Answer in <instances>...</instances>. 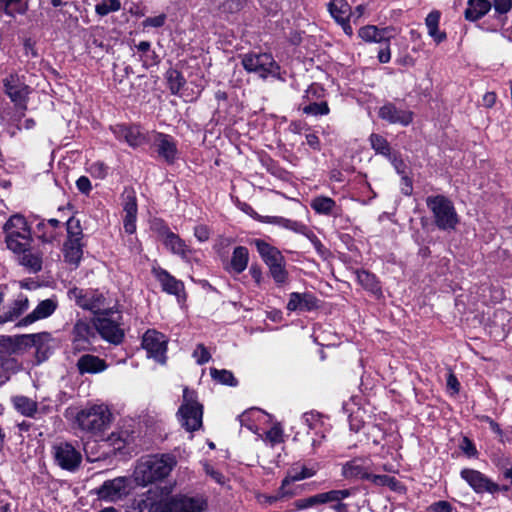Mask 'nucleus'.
Instances as JSON below:
<instances>
[{
    "label": "nucleus",
    "mask_w": 512,
    "mask_h": 512,
    "mask_svg": "<svg viewBox=\"0 0 512 512\" xmlns=\"http://www.w3.org/2000/svg\"><path fill=\"white\" fill-rule=\"evenodd\" d=\"M303 424L308 428V433H313L311 445L316 448L320 445L321 440L325 437L328 427L325 423V417L316 411H309L301 417Z\"/></svg>",
    "instance_id": "21"
},
{
    "label": "nucleus",
    "mask_w": 512,
    "mask_h": 512,
    "mask_svg": "<svg viewBox=\"0 0 512 512\" xmlns=\"http://www.w3.org/2000/svg\"><path fill=\"white\" fill-rule=\"evenodd\" d=\"M127 493V479L124 477L107 480L96 490L98 498L107 502H116Z\"/></svg>",
    "instance_id": "20"
},
{
    "label": "nucleus",
    "mask_w": 512,
    "mask_h": 512,
    "mask_svg": "<svg viewBox=\"0 0 512 512\" xmlns=\"http://www.w3.org/2000/svg\"><path fill=\"white\" fill-rule=\"evenodd\" d=\"M257 252L269 268V273L277 285H283L288 280L286 261L281 251L262 239L253 240Z\"/></svg>",
    "instance_id": "5"
},
{
    "label": "nucleus",
    "mask_w": 512,
    "mask_h": 512,
    "mask_svg": "<svg viewBox=\"0 0 512 512\" xmlns=\"http://www.w3.org/2000/svg\"><path fill=\"white\" fill-rule=\"evenodd\" d=\"M211 231L208 226L200 224L194 228V236L199 242H206L210 238Z\"/></svg>",
    "instance_id": "62"
},
{
    "label": "nucleus",
    "mask_w": 512,
    "mask_h": 512,
    "mask_svg": "<svg viewBox=\"0 0 512 512\" xmlns=\"http://www.w3.org/2000/svg\"><path fill=\"white\" fill-rule=\"evenodd\" d=\"M427 207L433 214L436 226L441 230H453L459 222L453 203L442 195L430 196Z\"/></svg>",
    "instance_id": "6"
},
{
    "label": "nucleus",
    "mask_w": 512,
    "mask_h": 512,
    "mask_svg": "<svg viewBox=\"0 0 512 512\" xmlns=\"http://www.w3.org/2000/svg\"><path fill=\"white\" fill-rule=\"evenodd\" d=\"M83 233L80 226V221L75 218H70L67 221V239L82 240Z\"/></svg>",
    "instance_id": "57"
},
{
    "label": "nucleus",
    "mask_w": 512,
    "mask_h": 512,
    "mask_svg": "<svg viewBox=\"0 0 512 512\" xmlns=\"http://www.w3.org/2000/svg\"><path fill=\"white\" fill-rule=\"evenodd\" d=\"M122 206L124 215H137V201L134 191L125 190L122 196Z\"/></svg>",
    "instance_id": "50"
},
{
    "label": "nucleus",
    "mask_w": 512,
    "mask_h": 512,
    "mask_svg": "<svg viewBox=\"0 0 512 512\" xmlns=\"http://www.w3.org/2000/svg\"><path fill=\"white\" fill-rule=\"evenodd\" d=\"M204 470L210 478L215 481L219 485H224L226 483V477L218 470L214 469L209 464L204 465Z\"/></svg>",
    "instance_id": "61"
},
{
    "label": "nucleus",
    "mask_w": 512,
    "mask_h": 512,
    "mask_svg": "<svg viewBox=\"0 0 512 512\" xmlns=\"http://www.w3.org/2000/svg\"><path fill=\"white\" fill-rule=\"evenodd\" d=\"M149 141L152 142L158 157L166 163L173 164L178 159L177 141L173 136L162 132H153Z\"/></svg>",
    "instance_id": "14"
},
{
    "label": "nucleus",
    "mask_w": 512,
    "mask_h": 512,
    "mask_svg": "<svg viewBox=\"0 0 512 512\" xmlns=\"http://www.w3.org/2000/svg\"><path fill=\"white\" fill-rule=\"evenodd\" d=\"M57 306H58V304L55 299H52V298L45 299V300L41 301L31 313H29L25 317L21 318L17 322L16 326L17 327H27V326L35 323L38 320L48 318L55 312Z\"/></svg>",
    "instance_id": "23"
},
{
    "label": "nucleus",
    "mask_w": 512,
    "mask_h": 512,
    "mask_svg": "<svg viewBox=\"0 0 512 512\" xmlns=\"http://www.w3.org/2000/svg\"><path fill=\"white\" fill-rule=\"evenodd\" d=\"M311 208L320 215H338L336 202L327 196H316L310 202Z\"/></svg>",
    "instance_id": "40"
},
{
    "label": "nucleus",
    "mask_w": 512,
    "mask_h": 512,
    "mask_svg": "<svg viewBox=\"0 0 512 512\" xmlns=\"http://www.w3.org/2000/svg\"><path fill=\"white\" fill-rule=\"evenodd\" d=\"M196 363L199 365L209 362L211 354L203 344H198L192 354Z\"/></svg>",
    "instance_id": "59"
},
{
    "label": "nucleus",
    "mask_w": 512,
    "mask_h": 512,
    "mask_svg": "<svg viewBox=\"0 0 512 512\" xmlns=\"http://www.w3.org/2000/svg\"><path fill=\"white\" fill-rule=\"evenodd\" d=\"M299 108L304 114L313 116L327 115L330 111L328 104L325 101H314L306 105L302 103Z\"/></svg>",
    "instance_id": "46"
},
{
    "label": "nucleus",
    "mask_w": 512,
    "mask_h": 512,
    "mask_svg": "<svg viewBox=\"0 0 512 512\" xmlns=\"http://www.w3.org/2000/svg\"><path fill=\"white\" fill-rule=\"evenodd\" d=\"M0 367L6 374V380L9 379L10 375L17 373L22 368L18 360L13 358L12 356L1 358Z\"/></svg>",
    "instance_id": "52"
},
{
    "label": "nucleus",
    "mask_w": 512,
    "mask_h": 512,
    "mask_svg": "<svg viewBox=\"0 0 512 512\" xmlns=\"http://www.w3.org/2000/svg\"><path fill=\"white\" fill-rule=\"evenodd\" d=\"M356 277L358 282L367 290L377 293L380 291L379 283L376 277L368 271L361 270L357 271Z\"/></svg>",
    "instance_id": "47"
},
{
    "label": "nucleus",
    "mask_w": 512,
    "mask_h": 512,
    "mask_svg": "<svg viewBox=\"0 0 512 512\" xmlns=\"http://www.w3.org/2000/svg\"><path fill=\"white\" fill-rule=\"evenodd\" d=\"M60 226V222L57 220V219H49V220H40L37 224H36V231H41L42 229H46V228H49V232H43L41 235H40V240L44 243H51L53 242L54 240H56L57 236H58V231L57 229L59 228Z\"/></svg>",
    "instance_id": "42"
},
{
    "label": "nucleus",
    "mask_w": 512,
    "mask_h": 512,
    "mask_svg": "<svg viewBox=\"0 0 512 512\" xmlns=\"http://www.w3.org/2000/svg\"><path fill=\"white\" fill-rule=\"evenodd\" d=\"M245 2L246 0H224L219 9L224 14H235L242 10Z\"/></svg>",
    "instance_id": "55"
},
{
    "label": "nucleus",
    "mask_w": 512,
    "mask_h": 512,
    "mask_svg": "<svg viewBox=\"0 0 512 512\" xmlns=\"http://www.w3.org/2000/svg\"><path fill=\"white\" fill-rule=\"evenodd\" d=\"M29 308L28 297L20 294L14 299L0 315V323L13 322L17 320Z\"/></svg>",
    "instance_id": "33"
},
{
    "label": "nucleus",
    "mask_w": 512,
    "mask_h": 512,
    "mask_svg": "<svg viewBox=\"0 0 512 512\" xmlns=\"http://www.w3.org/2000/svg\"><path fill=\"white\" fill-rule=\"evenodd\" d=\"M248 262V249L244 246H237L232 252L230 261L224 265V269L231 275H238L246 270Z\"/></svg>",
    "instance_id": "31"
},
{
    "label": "nucleus",
    "mask_w": 512,
    "mask_h": 512,
    "mask_svg": "<svg viewBox=\"0 0 512 512\" xmlns=\"http://www.w3.org/2000/svg\"><path fill=\"white\" fill-rule=\"evenodd\" d=\"M316 471L317 468L314 466L309 467L301 464L292 466L282 481L279 495L281 497H289L298 494L299 487L295 486L294 483L314 476Z\"/></svg>",
    "instance_id": "13"
},
{
    "label": "nucleus",
    "mask_w": 512,
    "mask_h": 512,
    "mask_svg": "<svg viewBox=\"0 0 512 512\" xmlns=\"http://www.w3.org/2000/svg\"><path fill=\"white\" fill-rule=\"evenodd\" d=\"M210 375L213 380H215L216 382H218L220 384L228 385V386H236L237 385V380L235 379L233 373L229 370H226V369L219 370L216 368H211Z\"/></svg>",
    "instance_id": "48"
},
{
    "label": "nucleus",
    "mask_w": 512,
    "mask_h": 512,
    "mask_svg": "<svg viewBox=\"0 0 512 512\" xmlns=\"http://www.w3.org/2000/svg\"><path fill=\"white\" fill-rule=\"evenodd\" d=\"M93 328L84 321H78L73 328V347L77 351L89 349L93 336Z\"/></svg>",
    "instance_id": "32"
},
{
    "label": "nucleus",
    "mask_w": 512,
    "mask_h": 512,
    "mask_svg": "<svg viewBox=\"0 0 512 512\" xmlns=\"http://www.w3.org/2000/svg\"><path fill=\"white\" fill-rule=\"evenodd\" d=\"M491 9L489 0H469L465 10V18L476 21L486 15Z\"/></svg>",
    "instance_id": "39"
},
{
    "label": "nucleus",
    "mask_w": 512,
    "mask_h": 512,
    "mask_svg": "<svg viewBox=\"0 0 512 512\" xmlns=\"http://www.w3.org/2000/svg\"><path fill=\"white\" fill-rule=\"evenodd\" d=\"M358 493V489L356 488H348L341 490H331L324 493H319L317 495L299 499L295 502V507L297 510H303L315 506L317 504L329 503V501H339L346 500L348 498L356 496Z\"/></svg>",
    "instance_id": "15"
},
{
    "label": "nucleus",
    "mask_w": 512,
    "mask_h": 512,
    "mask_svg": "<svg viewBox=\"0 0 512 512\" xmlns=\"http://www.w3.org/2000/svg\"><path fill=\"white\" fill-rule=\"evenodd\" d=\"M288 230H291L295 233L304 235L307 238L311 239L313 242H314V240H315V242H319L317 240L316 236L314 235V233L309 229V227L307 225L303 224L302 222L290 220Z\"/></svg>",
    "instance_id": "56"
},
{
    "label": "nucleus",
    "mask_w": 512,
    "mask_h": 512,
    "mask_svg": "<svg viewBox=\"0 0 512 512\" xmlns=\"http://www.w3.org/2000/svg\"><path fill=\"white\" fill-rule=\"evenodd\" d=\"M260 436V434H258ZM263 441L271 447L280 444L284 441L283 428L279 423L274 424L268 431L262 436Z\"/></svg>",
    "instance_id": "45"
},
{
    "label": "nucleus",
    "mask_w": 512,
    "mask_h": 512,
    "mask_svg": "<svg viewBox=\"0 0 512 512\" xmlns=\"http://www.w3.org/2000/svg\"><path fill=\"white\" fill-rule=\"evenodd\" d=\"M112 420V413L104 403L87 405L75 416V423L79 429L101 439L110 428Z\"/></svg>",
    "instance_id": "2"
},
{
    "label": "nucleus",
    "mask_w": 512,
    "mask_h": 512,
    "mask_svg": "<svg viewBox=\"0 0 512 512\" xmlns=\"http://www.w3.org/2000/svg\"><path fill=\"white\" fill-rule=\"evenodd\" d=\"M324 95V89L318 84H311L303 95V100L309 103L320 100Z\"/></svg>",
    "instance_id": "58"
},
{
    "label": "nucleus",
    "mask_w": 512,
    "mask_h": 512,
    "mask_svg": "<svg viewBox=\"0 0 512 512\" xmlns=\"http://www.w3.org/2000/svg\"><path fill=\"white\" fill-rule=\"evenodd\" d=\"M206 508L207 500L203 496H169L163 512H204Z\"/></svg>",
    "instance_id": "19"
},
{
    "label": "nucleus",
    "mask_w": 512,
    "mask_h": 512,
    "mask_svg": "<svg viewBox=\"0 0 512 512\" xmlns=\"http://www.w3.org/2000/svg\"><path fill=\"white\" fill-rule=\"evenodd\" d=\"M328 11L336 22L343 21L349 18L351 7L346 0H331L328 3Z\"/></svg>",
    "instance_id": "43"
},
{
    "label": "nucleus",
    "mask_w": 512,
    "mask_h": 512,
    "mask_svg": "<svg viewBox=\"0 0 512 512\" xmlns=\"http://www.w3.org/2000/svg\"><path fill=\"white\" fill-rule=\"evenodd\" d=\"M460 448L468 457H475L478 454L474 443L467 437L463 438Z\"/></svg>",
    "instance_id": "63"
},
{
    "label": "nucleus",
    "mask_w": 512,
    "mask_h": 512,
    "mask_svg": "<svg viewBox=\"0 0 512 512\" xmlns=\"http://www.w3.org/2000/svg\"><path fill=\"white\" fill-rule=\"evenodd\" d=\"M460 476L477 494H494L500 490L497 483L478 470L465 468L461 470Z\"/></svg>",
    "instance_id": "18"
},
{
    "label": "nucleus",
    "mask_w": 512,
    "mask_h": 512,
    "mask_svg": "<svg viewBox=\"0 0 512 512\" xmlns=\"http://www.w3.org/2000/svg\"><path fill=\"white\" fill-rule=\"evenodd\" d=\"M121 9L120 0H101L95 6V12L97 15L104 17L110 13L117 12Z\"/></svg>",
    "instance_id": "49"
},
{
    "label": "nucleus",
    "mask_w": 512,
    "mask_h": 512,
    "mask_svg": "<svg viewBox=\"0 0 512 512\" xmlns=\"http://www.w3.org/2000/svg\"><path fill=\"white\" fill-rule=\"evenodd\" d=\"M52 336L48 332L35 334H23V347L35 348V356L38 364L44 362L52 353Z\"/></svg>",
    "instance_id": "16"
},
{
    "label": "nucleus",
    "mask_w": 512,
    "mask_h": 512,
    "mask_svg": "<svg viewBox=\"0 0 512 512\" xmlns=\"http://www.w3.org/2000/svg\"><path fill=\"white\" fill-rule=\"evenodd\" d=\"M344 500L332 501L334 504L332 505V509L335 512H349L350 508H354L355 510H359L361 505L358 502H348L344 503Z\"/></svg>",
    "instance_id": "60"
},
{
    "label": "nucleus",
    "mask_w": 512,
    "mask_h": 512,
    "mask_svg": "<svg viewBox=\"0 0 512 512\" xmlns=\"http://www.w3.org/2000/svg\"><path fill=\"white\" fill-rule=\"evenodd\" d=\"M155 277L160 282L163 291L175 295L178 301L184 299V284L162 268L153 270Z\"/></svg>",
    "instance_id": "28"
},
{
    "label": "nucleus",
    "mask_w": 512,
    "mask_h": 512,
    "mask_svg": "<svg viewBox=\"0 0 512 512\" xmlns=\"http://www.w3.org/2000/svg\"><path fill=\"white\" fill-rule=\"evenodd\" d=\"M271 417L261 409L253 408L240 415L241 426L246 427L255 434H259L261 426L269 423Z\"/></svg>",
    "instance_id": "30"
},
{
    "label": "nucleus",
    "mask_w": 512,
    "mask_h": 512,
    "mask_svg": "<svg viewBox=\"0 0 512 512\" xmlns=\"http://www.w3.org/2000/svg\"><path fill=\"white\" fill-rule=\"evenodd\" d=\"M359 37L369 43H388L395 35L393 27L378 28L375 25H366L359 29Z\"/></svg>",
    "instance_id": "26"
},
{
    "label": "nucleus",
    "mask_w": 512,
    "mask_h": 512,
    "mask_svg": "<svg viewBox=\"0 0 512 512\" xmlns=\"http://www.w3.org/2000/svg\"><path fill=\"white\" fill-rule=\"evenodd\" d=\"M372 461L368 457H356L342 466V475L346 479H370Z\"/></svg>",
    "instance_id": "22"
},
{
    "label": "nucleus",
    "mask_w": 512,
    "mask_h": 512,
    "mask_svg": "<svg viewBox=\"0 0 512 512\" xmlns=\"http://www.w3.org/2000/svg\"><path fill=\"white\" fill-rule=\"evenodd\" d=\"M54 462L63 470L74 472L82 462V455L71 443L58 442L52 447Z\"/></svg>",
    "instance_id": "11"
},
{
    "label": "nucleus",
    "mask_w": 512,
    "mask_h": 512,
    "mask_svg": "<svg viewBox=\"0 0 512 512\" xmlns=\"http://www.w3.org/2000/svg\"><path fill=\"white\" fill-rule=\"evenodd\" d=\"M78 370L81 374L100 373L107 369L106 362L98 356L85 354L82 355L77 362Z\"/></svg>",
    "instance_id": "36"
},
{
    "label": "nucleus",
    "mask_w": 512,
    "mask_h": 512,
    "mask_svg": "<svg viewBox=\"0 0 512 512\" xmlns=\"http://www.w3.org/2000/svg\"><path fill=\"white\" fill-rule=\"evenodd\" d=\"M107 441L116 451L123 453H131L134 451V436L127 430L112 432L108 436Z\"/></svg>",
    "instance_id": "35"
},
{
    "label": "nucleus",
    "mask_w": 512,
    "mask_h": 512,
    "mask_svg": "<svg viewBox=\"0 0 512 512\" xmlns=\"http://www.w3.org/2000/svg\"><path fill=\"white\" fill-rule=\"evenodd\" d=\"M87 171L96 179H104L108 175L109 167L101 161H95L89 164Z\"/></svg>",
    "instance_id": "54"
},
{
    "label": "nucleus",
    "mask_w": 512,
    "mask_h": 512,
    "mask_svg": "<svg viewBox=\"0 0 512 512\" xmlns=\"http://www.w3.org/2000/svg\"><path fill=\"white\" fill-rule=\"evenodd\" d=\"M168 83L173 94H181V89L185 84V79L177 70L168 72Z\"/></svg>",
    "instance_id": "53"
},
{
    "label": "nucleus",
    "mask_w": 512,
    "mask_h": 512,
    "mask_svg": "<svg viewBox=\"0 0 512 512\" xmlns=\"http://www.w3.org/2000/svg\"><path fill=\"white\" fill-rule=\"evenodd\" d=\"M1 8L11 17L24 14L28 9V0H0Z\"/></svg>",
    "instance_id": "44"
},
{
    "label": "nucleus",
    "mask_w": 512,
    "mask_h": 512,
    "mask_svg": "<svg viewBox=\"0 0 512 512\" xmlns=\"http://www.w3.org/2000/svg\"><path fill=\"white\" fill-rule=\"evenodd\" d=\"M203 407L197 401L193 390L184 388L183 403L178 410L181 425L189 432L198 430L202 426Z\"/></svg>",
    "instance_id": "7"
},
{
    "label": "nucleus",
    "mask_w": 512,
    "mask_h": 512,
    "mask_svg": "<svg viewBox=\"0 0 512 512\" xmlns=\"http://www.w3.org/2000/svg\"><path fill=\"white\" fill-rule=\"evenodd\" d=\"M6 244L13 253H20L31 247L32 232L24 216H11L4 226Z\"/></svg>",
    "instance_id": "4"
},
{
    "label": "nucleus",
    "mask_w": 512,
    "mask_h": 512,
    "mask_svg": "<svg viewBox=\"0 0 512 512\" xmlns=\"http://www.w3.org/2000/svg\"><path fill=\"white\" fill-rule=\"evenodd\" d=\"M370 143L372 148L382 155H390V145L388 141L379 134H371Z\"/></svg>",
    "instance_id": "51"
},
{
    "label": "nucleus",
    "mask_w": 512,
    "mask_h": 512,
    "mask_svg": "<svg viewBox=\"0 0 512 512\" xmlns=\"http://www.w3.org/2000/svg\"><path fill=\"white\" fill-rule=\"evenodd\" d=\"M163 244L173 254L178 255L183 260H188L192 250L177 234L173 233L168 227H163L161 232Z\"/></svg>",
    "instance_id": "25"
},
{
    "label": "nucleus",
    "mask_w": 512,
    "mask_h": 512,
    "mask_svg": "<svg viewBox=\"0 0 512 512\" xmlns=\"http://www.w3.org/2000/svg\"><path fill=\"white\" fill-rule=\"evenodd\" d=\"M168 499L169 491L165 488L149 489L132 502L131 512H163Z\"/></svg>",
    "instance_id": "10"
},
{
    "label": "nucleus",
    "mask_w": 512,
    "mask_h": 512,
    "mask_svg": "<svg viewBox=\"0 0 512 512\" xmlns=\"http://www.w3.org/2000/svg\"><path fill=\"white\" fill-rule=\"evenodd\" d=\"M112 132L117 139L125 141L129 146L133 148L149 141V139L144 133H142L140 127L138 126L116 125L112 127Z\"/></svg>",
    "instance_id": "24"
},
{
    "label": "nucleus",
    "mask_w": 512,
    "mask_h": 512,
    "mask_svg": "<svg viewBox=\"0 0 512 512\" xmlns=\"http://www.w3.org/2000/svg\"><path fill=\"white\" fill-rule=\"evenodd\" d=\"M241 62L247 72L255 73L261 78L279 74L280 67L269 53H248L243 55Z\"/></svg>",
    "instance_id": "9"
},
{
    "label": "nucleus",
    "mask_w": 512,
    "mask_h": 512,
    "mask_svg": "<svg viewBox=\"0 0 512 512\" xmlns=\"http://www.w3.org/2000/svg\"><path fill=\"white\" fill-rule=\"evenodd\" d=\"M11 402L15 410L25 417L33 418L38 413L37 402L29 397L23 395L14 396Z\"/></svg>",
    "instance_id": "38"
},
{
    "label": "nucleus",
    "mask_w": 512,
    "mask_h": 512,
    "mask_svg": "<svg viewBox=\"0 0 512 512\" xmlns=\"http://www.w3.org/2000/svg\"><path fill=\"white\" fill-rule=\"evenodd\" d=\"M168 338L163 333L155 330H147L142 337V347L149 358L160 364L166 362Z\"/></svg>",
    "instance_id": "12"
},
{
    "label": "nucleus",
    "mask_w": 512,
    "mask_h": 512,
    "mask_svg": "<svg viewBox=\"0 0 512 512\" xmlns=\"http://www.w3.org/2000/svg\"><path fill=\"white\" fill-rule=\"evenodd\" d=\"M23 350V335L0 337V359L19 354Z\"/></svg>",
    "instance_id": "37"
},
{
    "label": "nucleus",
    "mask_w": 512,
    "mask_h": 512,
    "mask_svg": "<svg viewBox=\"0 0 512 512\" xmlns=\"http://www.w3.org/2000/svg\"><path fill=\"white\" fill-rule=\"evenodd\" d=\"M177 464L171 454H155L141 457L135 466L133 477L139 486H147L165 479Z\"/></svg>",
    "instance_id": "1"
},
{
    "label": "nucleus",
    "mask_w": 512,
    "mask_h": 512,
    "mask_svg": "<svg viewBox=\"0 0 512 512\" xmlns=\"http://www.w3.org/2000/svg\"><path fill=\"white\" fill-rule=\"evenodd\" d=\"M84 244L82 240L67 239L63 245V257L72 268H77L82 260Z\"/></svg>",
    "instance_id": "34"
},
{
    "label": "nucleus",
    "mask_w": 512,
    "mask_h": 512,
    "mask_svg": "<svg viewBox=\"0 0 512 512\" xmlns=\"http://www.w3.org/2000/svg\"><path fill=\"white\" fill-rule=\"evenodd\" d=\"M5 92L17 109L21 112L27 108V98L30 88L17 74H11L4 80Z\"/></svg>",
    "instance_id": "17"
},
{
    "label": "nucleus",
    "mask_w": 512,
    "mask_h": 512,
    "mask_svg": "<svg viewBox=\"0 0 512 512\" xmlns=\"http://www.w3.org/2000/svg\"><path fill=\"white\" fill-rule=\"evenodd\" d=\"M452 511V505L448 501H437L433 504H431L427 512H451Z\"/></svg>",
    "instance_id": "64"
},
{
    "label": "nucleus",
    "mask_w": 512,
    "mask_h": 512,
    "mask_svg": "<svg viewBox=\"0 0 512 512\" xmlns=\"http://www.w3.org/2000/svg\"><path fill=\"white\" fill-rule=\"evenodd\" d=\"M379 117L391 124L407 126L413 120V113L409 110L397 108L392 103H388L380 108Z\"/></svg>",
    "instance_id": "27"
},
{
    "label": "nucleus",
    "mask_w": 512,
    "mask_h": 512,
    "mask_svg": "<svg viewBox=\"0 0 512 512\" xmlns=\"http://www.w3.org/2000/svg\"><path fill=\"white\" fill-rule=\"evenodd\" d=\"M67 295L77 306L91 312L94 318L109 313L116 307L113 299L99 290L74 287L68 291Z\"/></svg>",
    "instance_id": "3"
},
{
    "label": "nucleus",
    "mask_w": 512,
    "mask_h": 512,
    "mask_svg": "<svg viewBox=\"0 0 512 512\" xmlns=\"http://www.w3.org/2000/svg\"><path fill=\"white\" fill-rule=\"evenodd\" d=\"M121 319V313L115 307L111 312L95 317L94 326L103 339L117 345L124 338Z\"/></svg>",
    "instance_id": "8"
},
{
    "label": "nucleus",
    "mask_w": 512,
    "mask_h": 512,
    "mask_svg": "<svg viewBox=\"0 0 512 512\" xmlns=\"http://www.w3.org/2000/svg\"><path fill=\"white\" fill-rule=\"evenodd\" d=\"M16 254L19 256V263L29 272L37 273L42 269V256L40 253L33 252L28 248L27 250Z\"/></svg>",
    "instance_id": "41"
},
{
    "label": "nucleus",
    "mask_w": 512,
    "mask_h": 512,
    "mask_svg": "<svg viewBox=\"0 0 512 512\" xmlns=\"http://www.w3.org/2000/svg\"><path fill=\"white\" fill-rule=\"evenodd\" d=\"M286 308L290 312L312 311L318 308V299L312 293L292 292L289 294Z\"/></svg>",
    "instance_id": "29"
}]
</instances>
